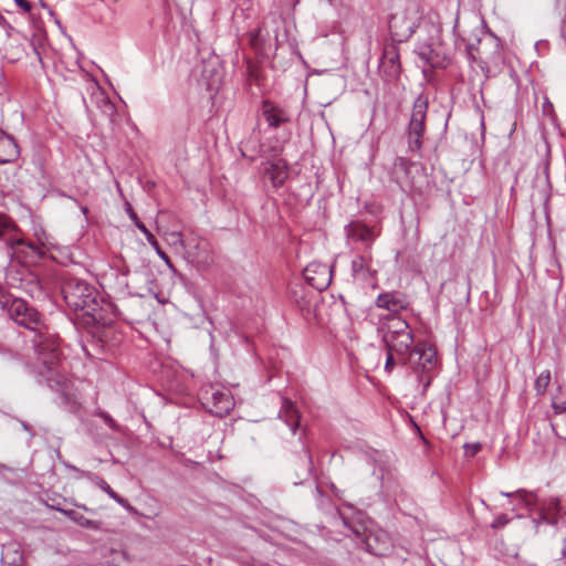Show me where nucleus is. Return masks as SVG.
I'll use <instances>...</instances> for the list:
<instances>
[{
    "instance_id": "79ce46f5",
    "label": "nucleus",
    "mask_w": 566,
    "mask_h": 566,
    "mask_svg": "<svg viewBox=\"0 0 566 566\" xmlns=\"http://www.w3.org/2000/svg\"><path fill=\"white\" fill-rule=\"evenodd\" d=\"M481 128H482V130H484V129H485V124H484V118H483V116H481Z\"/></svg>"
},
{
    "instance_id": "c85d7f7f",
    "label": "nucleus",
    "mask_w": 566,
    "mask_h": 566,
    "mask_svg": "<svg viewBox=\"0 0 566 566\" xmlns=\"http://www.w3.org/2000/svg\"><path fill=\"white\" fill-rule=\"evenodd\" d=\"M73 522L78 524L80 526L86 527V528L99 530V527H101V522L85 517L84 515L80 514L78 512H76L74 510H73Z\"/></svg>"
},
{
    "instance_id": "20e7f679",
    "label": "nucleus",
    "mask_w": 566,
    "mask_h": 566,
    "mask_svg": "<svg viewBox=\"0 0 566 566\" xmlns=\"http://www.w3.org/2000/svg\"><path fill=\"white\" fill-rule=\"evenodd\" d=\"M18 227L7 214L0 212V239L9 248L11 258L21 259L24 262H35L44 254L41 247L25 242L17 237Z\"/></svg>"
},
{
    "instance_id": "b1692460",
    "label": "nucleus",
    "mask_w": 566,
    "mask_h": 566,
    "mask_svg": "<svg viewBox=\"0 0 566 566\" xmlns=\"http://www.w3.org/2000/svg\"><path fill=\"white\" fill-rule=\"evenodd\" d=\"M417 53H418L419 57L422 61H424L426 63H428L429 65H431L433 67L440 65L439 54L436 51L433 44H431V43L430 44L429 43L419 44V46L417 49Z\"/></svg>"
},
{
    "instance_id": "6ab92c4d",
    "label": "nucleus",
    "mask_w": 566,
    "mask_h": 566,
    "mask_svg": "<svg viewBox=\"0 0 566 566\" xmlns=\"http://www.w3.org/2000/svg\"><path fill=\"white\" fill-rule=\"evenodd\" d=\"M20 155L15 139L0 129V164L13 163Z\"/></svg>"
},
{
    "instance_id": "72a5a7b5",
    "label": "nucleus",
    "mask_w": 566,
    "mask_h": 566,
    "mask_svg": "<svg viewBox=\"0 0 566 566\" xmlns=\"http://www.w3.org/2000/svg\"><path fill=\"white\" fill-rule=\"evenodd\" d=\"M398 359H397V356L396 354H391L390 352H387V357H386V363H385V370L390 374L396 364H397Z\"/></svg>"
},
{
    "instance_id": "423d86ee",
    "label": "nucleus",
    "mask_w": 566,
    "mask_h": 566,
    "mask_svg": "<svg viewBox=\"0 0 566 566\" xmlns=\"http://www.w3.org/2000/svg\"><path fill=\"white\" fill-rule=\"evenodd\" d=\"M98 310L96 300V290L91 284L84 281H76L73 279V325L77 327L78 318L82 313L85 323H95V312Z\"/></svg>"
},
{
    "instance_id": "f257e3e1",
    "label": "nucleus",
    "mask_w": 566,
    "mask_h": 566,
    "mask_svg": "<svg viewBox=\"0 0 566 566\" xmlns=\"http://www.w3.org/2000/svg\"><path fill=\"white\" fill-rule=\"evenodd\" d=\"M32 344L45 368V373H42L46 379L48 386L52 390L60 392L64 401H69V381L67 378L62 375L59 365V338L53 334L42 332V327H39L38 331H34Z\"/></svg>"
},
{
    "instance_id": "7c9ffc66",
    "label": "nucleus",
    "mask_w": 566,
    "mask_h": 566,
    "mask_svg": "<svg viewBox=\"0 0 566 566\" xmlns=\"http://www.w3.org/2000/svg\"><path fill=\"white\" fill-rule=\"evenodd\" d=\"M412 165L413 164L409 159L405 157H398L395 160L394 167L396 172H403L407 176Z\"/></svg>"
},
{
    "instance_id": "6e6552de",
    "label": "nucleus",
    "mask_w": 566,
    "mask_h": 566,
    "mask_svg": "<svg viewBox=\"0 0 566 566\" xmlns=\"http://www.w3.org/2000/svg\"><path fill=\"white\" fill-rule=\"evenodd\" d=\"M427 111L428 99L423 95H419L413 102L412 113L408 125V147L411 151H420L422 148Z\"/></svg>"
},
{
    "instance_id": "412c9836",
    "label": "nucleus",
    "mask_w": 566,
    "mask_h": 566,
    "mask_svg": "<svg viewBox=\"0 0 566 566\" xmlns=\"http://www.w3.org/2000/svg\"><path fill=\"white\" fill-rule=\"evenodd\" d=\"M560 514V502L557 497H549L539 503V521L556 524Z\"/></svg>"
},
{
    "instance_id": "1a4fd4ad",
    "label": "nucleus",
    "mask_w": 566,
    "mask_h": 566,
    "mask_svg": "<svg viewBox=\"0 0 566 566\" xmlns=\"http://www.w3.org/2000/svg\"><path fill=\"white\" fill-rule=\"evenodd\" d=\"M399 44V42L388 39H385L381 43L378 70L380 76L386 82H394L398 80L401 73L402 67L400 62Z\"/></svg>"
},
{
    "instance_id": "f704fd0d",
    "label": "nucleus",
    "mask_w": 566,
    "mask_h": 566,
    "mask_svg": "<svg viewBox=\"0 0 566 566\" xmlns=\"http://www.w3.org/2000/svg\"><path fill=\"white\" fill-rule=\"evenodd\" d=\"M481 449L482 446L480 442L464 444L465 454L470 457H474L476 453L481 451Z\"/></svg>"
},
{
    "instance_id": "c756f323",
    "label": "nucleus",
    "mask_w": 566,
    "mask_h": 566,
    "mask_svg": "<svg viewBox=\"0 0 566 566\" xmlns=\"http://www.w3.org/2000/svg\"><path fill=\"white\" fill-rule=\"evenodd\" d=\"M108 558L109 566H122V563L127 560V555L124 551L112 548Z\"/></svg>"
},
{
    "instance_id": "bb28decb",
    "label": "nucleus",
    "mask_w": 566,
    "mask_h": 566,
    "mask_svg": "<svg viewBox=\"0 0 566 566\" xmlns=\"http://www.w3.org/2000/svg\"><path fill=\"white\" fill-rule=\"evenodd\" d=\"M552 408L556 415L566 412V389L558 386L557 392L553 396Z\"/></svg>"
},
{
    "instance_id": "f03ea898",
    "label": "nucleus",
    "mask_w": 566,
    "mask_h": 566,
    "mask_svg": "<svg viewBox=\"0 0 566 566\" xmlns=\"http://www.w3.org/2000/svg\"><path fill=\"white\" fill-rule=\"evenodd\" d=\"M386 350L396 354L398 363L411 366L415 371L429 369L434 361L436 350L426 342L415 344L412 332L381 338Z\"/></svg>"
},
{
    "instance_id": "dca6fc26",
    "label": "nucleus",
    "mask_w": 566,
    "mask_h": 566,
    "mask_svg": "<svg viewBox=\"0 0 566 566\" xmlns=\"http://www.w3.org/2000/svg\"><path fill=\"white\" fill-rule=\"evenodd\" d=\"M371 252L368 250H364L363 253L355 255L350 265L352 276L363 282L368 281L371 276Z\"/></svg>"
},
{
    "instance_id": "7ed1b4c3",
    "label": "nucleus",
    "mask_w": 566,
    "mask_h": 566,
    "mask_svg": "<svg viewBox=\"0 0 566 566\" xmlns=\"http://www.w3.org/2000/svg\"><path fill=\"white\" fill-rule=\"evenodd\" d=\"M422 11L416 0H396L388 17L389 36L386 39L407 42L420 27Z\"/></svg>"
},
{
    "instance_id": "ddd939ff",
    "label": "nucleus",
    "mask_w": 566,
    "mask_h": 566,
    "mask_svg": "<svg viewBox=\"0 0 566 566\" xmlns=\"http://www.w3.org/2000/svg\"><path fill=\"white\" fill-rule=\"evenodd\" d=\"M261 112L270 128H277L283 124L291 122L289 111L269 99L262 102Z\"/></svg>"
},
{
    "instance_id": "e433bc0d",
    "label": "nucleus",
    "mask_w": 566,
    "mask_h": 566,
    "mask_svg": "<svg viewBox=\"0 0 566 566\" xmlns=\"http://www.w3.org/2000/svg\"><path fill=\"white\" fill-rule=\"evenodd\" d=\"M99 417L104 420V422L113 430H117V423L116 421L107 413V412H99Z\"/></svg>"
},
{
    "instance_id": "a878e982",
    "label": "nucleus",
    "mask_w": 566,
    "mask_h": 566,
    "mask_svg": "<svg viewBox=\"0 0 566 566\" xmlns=\"http://www.w3.org/2000/svg\"><path fill=\"white\" fill-rule=\"evenodd\" d=\"M81 347L85 355L94 357L103 349V340L96 338L94 335L91 340L84 342L83 337L80 339Z\"/></svg>"
},
{
    "instance_id": "cd10ccee",
    "label": "nucleus",
    "mask_w": 566,
    "mask_h": 566,
    "mask_svg": "<svg viewBox=\"0 0 566 566\" xmlns=\"http://www.w3.org/2000/svg\"><path fill=\"white\" fill-rule=\"evenodd\" d=\"M551 371L544 370L542 371L535 379L534 389L538 396H543L546 392L547 387L551 384Z\"/></svg>"
},
{
    "instance_id": "4c0bfd02",
    "label": "nucleus",
    "mask_w": 566,
    "mask_h": 566,
    "mask_svg": "<svg viewBox=\"0 0 566 566\" xmlns=\"http://www.w3.org/2000/svg\"><path fill=\"white\" fill-rule=\"evenodd\" d=\"M17 6H19L24 12H29L31 10V4L27 0H14Z\"/></svg>"
},
{
    "instance_id": "9d476101",
    "label": "nucleus",
    "mask_w": 566,
    "mask_h": 566,
    "mask_svg": "<svg viewBox=\"0 0 566 566\" xmlns=\"http://www.w3.org/2000/svg\"><path fill=\"white\" fill-rule=\"evenodd\" d=\"M10 317L19 325L24 326L31 331H38L42 327V319L40 313L22 300L14 298L9 306Z\"/></svg>"
},
{
    "instance_id": "ea45409f",
    "label": "nucleus",
    "mask_w": 566,
    "mask_h": 566,
    "mask_svg": "<svg viewBox=\"0 0 566 566\" xmlns=\"http://www.w3.org/2000/svg\"><path fill=\"white\" fill-rule=\"evenodd\" d=\"M3 298H4V291H3V287L0 285V303L3 302Z\"/></svg>"
},
{
    "instance_id": "a211bd4d",
    "label": "nucleus",
    "mask_w": 566,
    "mask_h": 566,
    "mask_svg": "<svg viewBox=\"0 0 566 566\" xmlns=\"http://www.w3.org/2000/svg\"><path fill=\"white\" fill-rule=\"evenodd\" d=\"M377 332L381 335V338H384V336H394L406 332H412V329L405 319L394 314L381 319Z\"/></svg>"
},
{
    "instance_id": "0eeeda50",
    "label": "nucleus",
    "mask_w": 566,
    "mask_h": 566,
    "mask_svg": "<svg viewBox=\"0 0 566 566\" xmlns=\"http://www.w3.org/2000/svg\"><path fill=\"white\" fill-rule=\"evenodd\" d=\"M198 395L203 408L220 418L227 416L234 406L230 391L218 385H206L201 387Z\"/></svg>"
},
{
    "instance_id": "2f4dec72",
    "label": "nucleus",
    "mask_w": 566,
    "mask_h": 566,
    "mask_svg": "<svg viewBox=\"0 0 566 566\" xmlns=\"http://www.w3.org/2000/svg\"><path fill=\"white\" fill-rule=\"evenodd\" d=\"M167 241L169 242L170 245H179L180 248H182V245L186 242V240L182 238L181 232L178 231L170 232L167 237Z\"/></svg>"
},
{
    "instance_id": "c9c22d12",
    "label": "nucleus",
    "mask_w": 566,
    "mask_h": 566,
    "mask_svg": "<svg viewBox=\"0 0 566 566\" xmlns=\"http://www.w3.org/2000/svg\"><path fill=\"white\" fill-rule=\"evenodd\" d=\"M109 497H112L116 503H118L124 509L128 511L132 510V505L129 504V502L126 499L118 495L115 491L109 495Z\"/></svg>"
},
{
    "instance_id": "39448f33",
    "label": "nucleus",
    "mask_w": 566,
    "mask_h": 566,
    "mask_svg": "<svg viewBox=\"0 0 566 566\" xmlns=\"http://www.w3.org/2000/svg\"><path fill=\"white\" fill-rule=\"evenodd\" d=\"M77 76L85 83V91L82 93V98L86 109L90 112L91 107L94 106L99 109L109 122L114 123L117 116L115 104L99 86L98 82L86 72L80 63Z\"/></svg>"
},
{
    "instance_id": "5701e85b",
    "label": "nucleus",
    "mask_w": 566,
    "mask_h": 566,
    "mask_svg": "<svg viewBox=\"0 0 566 566\" xmlns=\"http://www.w3.org/2000/svg\"><path fill=\"white\" fill-rule=\"evenodd\" d=\"M279 416L290 427L291 431L295 433L300 426V416L294 403L289 399H283Z\"/></svg>"
},
{
    "instance_id": "9b49d317",
    "label": "nucleus",
    "mask_w": 566,
    "mask_h": 566,
    "mask_svg": "<svg viewBox=\"0 0 566 566\" xmlns=\"http://www.w3.org/2000/svg\"><path fill=\"white\" fill-rule=\"evenodd\" d=\"M303 276L313 289L324 291L332 282V266L319 262H311L303 270Z\"/></svg>"
},
{
    "instance_id": "a19ab883",
    "label": "nucleus",
    "mask_w": 566,
    "mask_h": 566,
    "mask_svg": "<svg viewBox=\"0 0 566 566\" xmlns=\"http://www.w3.org/2000/svg\"><path fill=\"white\" fill-rule=\"evenodd\" d=\"M306 457H307L308 468H311L312 467V457L308 451H306Z\"/></svg>"
},
{
    "instance_id": "4be33fe9",
    "label": "nucleus",
    "mask_w": 566,
    "mask_h": 566,
    "mask_svg": "<svg viewBox=\"0 0 566 566\" xmlns=\"http://www.w3.org/2000/svg\"><path fill=\"white\" fill-rule=\"evenodd\" d=\"M207 245L208 243L205 240L189 237L186 239L182 250L189 261L201 262L207 259L203 256V253L207 252Z\"/></svg>"
},
{
    "instance_id": "f8f14e48",
    "label": "nucleus",
    "mask_w": 566,
    "mask_h": 566,
    "mask_svg": "<svg viewBox=\"0 0 566 566\" xmlns=\"http://www.w3.org/2000/svg\"><path fill=\"white\" fill-rule=\"evenodd\" d=\"M345 233L348 240L364 243L365 250L368 251H370L373 242L378 235L373 228L361 221H352L348 223L345 227Z\"/></svg>"
},
{
    "instance_id": "4468645a",
    "label": "nucleus",
    "mask_w": 566,
    "mask_h": 566,
    "mask_svg": "<svg viewBox=\"0 0 566 566\" xmlns=\"http://www.w3.org/2000/svg\"><path fill=\"white\" fill-rule=\"evenodd\" d=\"M127 213L129 216V218L133 220L134 224L136 226V228L142 231L147 240V242L154 248V250L156 251L157 255L166 263V265L168 266V269L176 273L177 270L175 268V265L172 264L170 258L168 256V254L160 248L157 239L155 238V235L147 229V227L138 219L136 212L133 210V208L130 206L127 207Z\"/></svg>"
},
{
    "instance_id": "c03bdc74",
    "label": "nucleus",
    "mask_w": 566,
    "mask_h": 566,
    "mask_svg": "<svg viewBox=\"0 0 566 566\" xmlns=\"http://www.w3.org/2000/svg\"><path fill=\"white\" fill-rule=\"evenodd\" d=\"M565 548H566V536H565Z\"/></svg>"
},
{
    "instance_id": "f3484780",
    "label": "nucleus",
    "mask_w": 566,
    "mask_h": 566,
    "mask_svg": "<svg viewBox=\"0 0 566 566\" xmlns=\"http://www.w3.org/2000/svg\"><path fill=\"white\" fill-rule=\"evenodd\" d=\"M376 305L379 308L387 310L394 315L406 310L408 302L405 295L399 292H385L378 295L376 298Z\"/></svg>"
},
{
    "instance_id": "aec40b11",
    "label": "nucleus",
    "mask_w": 566,
    "mask_h": 566,
    "mask_svg": "<svg viewBox=\"0 0 566 566\" xmlns=\"http://www.w3.org/2000/svg\"><path fill=\"white\" fill-rule=\"evenodd\" d=\"M264 175L269 178L274 188H280L289 177L287 165L282 159L271 161L265 166Z\"/></svg>"
},
{
    "instance_id": "473e14b6",
    "label": "nucleus",
    "mask_w": 566,
    "mask_h": 566,
    "mask_svg": "<svg viewBox=\"0 0 566 566\" xmlns=\"http://www.w3.org/2000/svg\"><path fill=\"white\" fill-rule=\"evenodd\" d=\"M511 518L506 514H501L494 518L491 524L493 530H499L506 526L510 523Z\"/></svg>"
},
{
    "instance_id": "2eb2a0df",
    "label": "nucleus",
    "mask_w": 566,
    "mask_h": 566,
    "mask_svg": "<svg viewBox=\"0 0 566 566\" xmlns=\"http://www.w3.org/2000/svg\"><path fill=\"white\" fill-rule=\"evenodd\" d=\"M361 547L375 556H384L390 548V539L385 532H369L368 534H365Z\"/></svg>"
},
{
    "instance_id": "37998d69",
    "label": "nucleus",
    "mask_w": 566,
    "mask_h": 566,
    "mask_svg": "<svg viewBox=\"0 0 566 566\" xmlns=\"http://www.w3.org/2000/svg\"><path fill=\"white\" fill-rule=\"evenodd\" d=\"M81 210H82L83 214L86 216V213L88 211L87 207H81Z\"/></svg>"
},
{
    "instance_id": "58836bf2",
    "label": "nucleus",
    "mask_w": 566,
    "mask_h": 566,
    "mask_svg": "<svg viewBox=\"0 0 566 566\" xmlns=\"http://www.w3.org/2000/svg\"><path fill=\"white\" fill-rule=\"evenodd\" d=\"M99 488H101L105 493H107L108 495H111V494L114 492V490L111 488V485H109L106 481H104V480H102V481H101V483H99Z\"/></svg>"
},
{
    "instance_id": "393cba45",
    "label": "nucleus",
    "mask_w": 566,
    "mask_h": 566,
    "mask_svg": "<svg viewBox=\"0 0 566 566\" xmlns=\"http://www.w3.org/2000/svg\"><path fill=\"white\" fill-rule=\"evenodd\" d=\"M501 494L506 497H517L527 509H532L533 506L538 504L537 496L534 493L527 492L525 490H518L514 493L501 492Z\"/></svg>"
}]
</instances>
